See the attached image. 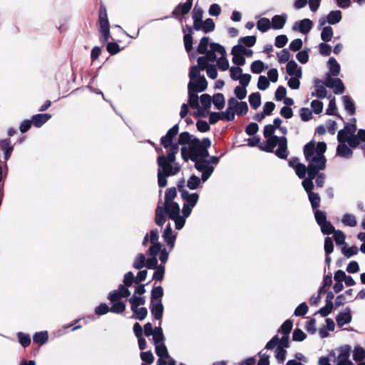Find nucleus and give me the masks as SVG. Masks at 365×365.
Here are the masks:
<instances>
[{"label": "nucleus", "mask_w": 365, "mask_h": 365, "mask_svg": "<svg viewBox=\"0 0 365 365\" xmlns=\"http://www.w3.org/2000/svg\"><path fill=\"white\" fill-rule=\"evenodd\" d=\"M312 26V21L309 19H304L299 21H297L293 26V29L306 34L309 32Z\"/></svg>", "instance_id": "nucleus-10"}, {"label": "nucleus", "mask_w": 365, "mask_h": 365, "mask_svg": "<svg viewBox=\"0 0 365 365\" xmlns=\"http://www.w3.org/2000/svg\"><path fill=\"white\" fill-rule=\"evenodd\" d=\"M181 197L185 201L184 204L194 207L199 200V195L196 192L189 193L188 192H184Z\"/></svg>", "instance_id": "nucleus-17"}, {"label": "nucleus", "mask_w": 365, "mask_h": 365, "mask_svg": "<svg viewBox=\"0 0 365 365\" xmlns=\"http://www.w3.org/2000/svg\"><path fill=\"white\" fill-rule=\"evenodd\" d=\"M180 207L179 205L174 202H170L166 205L164 203V206L158 205L155 209V222L156 225L162 227L166 221V217L165 214H168L170 219H174L177 216L180 215Z\"/></svg>", "instance_id": "nucleus-2"}, {"label": "nucleus", "mask_w": 365, "mask_h": 365, "mask_svg": "<svg viewBox=\"0 0 365 365\" xmlns=\"http://www.w3.org/2000/svg\"><path fill=\"white\" fill-rule=\"evenodd\" d=\"M17 339L20 344L24 348L28 347L31 344V337L28 334L19 331L17 333Z\"/></svg>", "instance_id": "nucleus-38"}, {"label": "nucleus", "mask_w": 365, "mask_h": 365, "mask_svg": "<svg viewBox=\"0 0 365 365\" xmlns=\"http://www.w3.org/2000/svg\"><path fill=\"white\" fill-rule=\"evenodd\" d=\"M215 28V24L213 20L210 18H208L205 21H201V23L198 24V26H195L194 29L195 31H202L204 33L207 34L213 31Z\"/></svg>", "instance_id": "nucleus-14"}, {"label": "nucleus", "mask_w": 365, "mask_h": 365, "mask_svg": "<svg viewBox=\"0 0 365 365\" xmlns=\"http://www.w3.org/2000/svg\"><path fill=\"white\" fill-rule=\"evenodd\" d=\"M235 110L237 115H244L248 112V106L245 101H241Z\"/></svg>", "instance_id": "nucleus-63"}, {"label": "nucleus", "mask_w": 365, "mask_h": 365, "mask_svg": "<svg viewBox=\"0 0 365 365\" xmlns=\"http://www.w3.org/2000/svg\"><path fill=\"white\" fill-rule=\"evenodd\" d=\"M51 115L49 113H42L34 115L31 118L32 123L36 128L41 127L46 123L50 118Z\"/></svg>", "instance_id": "nucleus-19"}, {"label": "nucleus", "mask_w": 365, "mask_h": 365, "mask_svg": "<svg viewBox=\"0 0 365 365\" xmlns=\"http://www.w3.org/2000/svg\"><path fill=\"white\" fill-rule=\"evenodd\" d=\"M185 48L187 52H190L192 49L193 38L192 34H185L183 37Z\"/></svg>", "instance_id": "nucleus-59"}, {"label": "nucleus", "mask_w": 365, "mask_h": 365, "mask_svg": "<svg viewBox=\"0 0 365 365\" xmlns=\"http://www.w3.org/2000/svg\"><path fill=\"white\" fill-rule=\"evenodd\" d=\"M257 38L255 36H247L240 38L238 42L247 47H252L255 44Z\"/></svg>", "instance_id": "nucleus-43"}, {"label": "nucleus", "mask_w": 365, "mask_h": 365, "mask_svg": "<svg viewBox=\"0 0 365 365\" xmlns=\"http://www.w3.org/2000/svg\"><path fill=\"white\" fill-rule=\"evenodd\" d=\"M192 135L189 133V132L185 131L180 134L178 138V143L177 144L179 145H188V147L190 146V143L192 141Z\"/></svg>", "instance_id": "nucleus-42"}, {"label": "nucleus", "mask_w": 365, "mask_h": 365, "mask_svg": "<svg viewBox=\"0 0 365 365\" xmlns=\"http://www.w3.org/2000/svg\"><path fill=\"white\" fill-rule=\"evenodd\" d=\"M249 102L251 107L256 110L261 104V95L259 92L252 93L249 96Z\"/></svg>", "instance_id": "nucleus-30"}, {"label": "nucleus", "mask_w": 365, "mask_h": 365, "mask_svg": "<svg viewBox=\"0 0 365 365\" xmlns=\"http://www.w3.org/2000/svg\"><path fill=\"white\" fill-rule=\"evenodd\" d=\"M287 73L289 76L297 78H302V68L298 66L297 63L294 60L288 61L287 64Z\"/></svg>", "instance_id": "nucleus-16"}, {"label": "nucleus", "mask_w": 365, "mask_h": 365, "mask_svg": "<svg viewBox=\"0 0 365 365\" xmlns=\"http://www.w3.org/2000/svg\"><path fill=\"white\" fill-rule=\"evenodd\" d=\"M333 234H334V239L337 245H341L345 244L346 236L342 231L336 230Z\"/></svg>", "instance_id": "nucleus-60"}, {"label": "nucleus", "mask_w": 365, "mask_h": 365, "mask_svg": "<svg viewBox=\"0 0 365 365\" xmlns=\"http://www.w3.org/2000/svg\"><path fill=\"white\" fill-rule=\"evenodd\" d=\"M177 196V191L175 187L168 188L165 195V202L168 205L170 202H174L173 200Z\"/></svg>", "instance_id": "nucleus-39"}, {"label": "nucleus", "mask_w": 365, "mask_h": 365, "mask_svg": "<svg viewBox=\"0 0 365 365\" xmlns=\"http://www.w3.org/2000/svg\"><path fill=\"white\" fill-rule=\"evenodd\" d=\"M179 132V125L178 124L174 125L170 129L168 130L166 135L163 136L160 138V144L165 148L168 149L173 146L175 143H173V139L176 137Z\"/></svg>", "instance_id": "nucleus-4"}, {"label": "nucleus", "mask_w": 365, "mask_h": 365, "mask_svg": "<svg viewBox=\"0 0 365 365\" xmlns=\"http://www.w3.org/2000/svg\"><path fill=\"white\" fill-rule=\"evenodd\" d=\"M284 136L278 137L274 136L272 138H268L267 139V145L265 147H261V150L267 152L272 153L274 148L280 143L281 139H282Z\"/></svg>", "instance_id": "nucleus-18"}, {"label": "nucleus", "mask_w": 365, "mask_h": 365, "mask_svg": "<svg viewBox=\"0 0 365 365\" xmlns=\"http://www.w3.org/2000/svg\"><path fill=\"white\" fill-rule=\"evenodd\" d=\"M322 170L321 169L317 168L314 166L312 164H308L307 166V178H305L302 181V186L305 191L307 192V195L309 193L313 192L312 190L314 189V183L313 180L316 178V175H317V173Z\"/></svg>", "instance_id": "nucleus-3"}, {"label": "nucleus", "mask_w": 365, "mask_h": 365, "mask_svg": "<svg viewBox=\"0 0 365 365\" xmlns=\"http://www.w3.org/2000/svg\"><path fill=\"white\" fill-rule=\"evenodd\" d=\"M196 92L188 91V103L191 108H199V97Z\"/></svg>", "instance_id": "nucleus-36"}, {"label": "nucleus", "mask_w": 365, "mask_h": 365, "mask_svg": "<svg viewBox=\"0 0 365 365\" xmlns=\"http://www.w3.org/2000/svg\"><path fill=\"white\" fill-rule=\"evenodd\" d=\"M333 29L330 26H324L321 33V38L324 42H329L333 37Z\"/></svg>", "instance_id": "nucleus-37"}, {"label": "nucleus", "mask_w": 365, "mask_h": 365, "mask_svg": "<svg viewBox=\"0 0 365 365\" xmlns=\"http://www.w3.org/2000/svg\"><path fill=\"white\" fill-rule=\"evenodd\" d=\"M99 29L109 28L110 24L108 19L107 10L106 6L101 3L98 14Z\"/></svg>", "instance_id": "nucleus-11"}, {"label": "nucleus", "mask_w": 365, "mask_h": 365, "mask_svg": "<svg viewBox=\"0 0 365 365\" xmlns=\"http://www.w3.org/2000/svg\"><path fill=\"white\" fill-rule=\"evenodd\" d=\"M342 101L345 110L349 115H354L356 112V107L351 97L349 96H344L342 97Z\"/></svg>", "instance_id": "nucleus-24"}, {"label": "nucleus", "mask_w": 365, "mask_h": 365, "mask_svg": "<svg viewBox=\"0 0 365 365\" xmlns=\"http://www.w3.org/2000/svg\"><path fill=\"white\" fill-rule=\"evenodd\" d=\"M279 148L275 151L276 155L281 159H287L288 156L287 153V140L286 137L281 139L280 143L278 145Z\"/></svg>", "instance_id": "nucleus-21"}, {"label": "nucleus", "mask_w": 365, "mask_h": 365, "mask_svg": "<svg viewBox=\"0 0 365 365\" xmlns=\"http://www.w3.org/2000/svg\"><path fill=\"white\" fill-rule=\"evenodd\" d=\"M163 237L170 249H173L175 245L176 236L173 234V230L170 224H168L166 226Z\"/></svg>", "instance_id": "nucleus-20"}, {"label": "nucleus", "mask_w": 365, "mask_h": 365, "mask_svg": "<svg viewBox=\"0 0 365 365\" xmlns=\"http://www.w3.org/2000/svg\"><path fill=\"white\" fill-rule=\"evenodd\" d=\"M129 302L130 303V309L132 312H135L137 307L140 305H143L145 303V300L144 297H137L133 295L130 299Z\"/></svg>", "instance_id": "nucleus-35"}, {"label": "nucleus", "mask_w": 365, "mask_h": 365, "mask_svg": "<svg viewBox=\"0 0 365 365\" xmlns=\"http://www.w3.org/2000/svg\"><path fill=\"white\" fill-rule=\"evenodd\" d=\"M309 200L313 210H317L320 206L321 197L318 193L312 192L308 195Z\"/></svg>", "instance_id": "nucleus-34"}, {"label": "nucleus", "mask_w": 365, "mask_h": 365, "mask_svg": "<svg viewBox=\"0 0 365 365\" xmlns=\"http://www.w3.org/2000/svg\"><path fill=\"white\" fill-rule=\"evenodd\" d=\"M342 222L349 227H355L357 224L356 217L352 214L346 213L342 217Z\"/></svg>", "instance_id": "nucleus-44"}, {"label": "nucleus", "mask_w": 365, "mask_h": 365, "mask_svg": "<svg viewBox=\"0 0 365 365\" xmlns=\"http://www.w3.org/2000/svg\"><path fill=\"white\" fill-rule=\"evenodd\" d=\"M321 231L324 235H331L333 234L336 230L334 227L329 221H326L324 223L322 224L320 226Z\"/></svg>", "instance_id": "nucleus-51"}, {"label": "nucleus", "mask_w": 365, "mask_h": 365, "mask_svg": "<svg viewBox=\"0 0 365 365\" xmlns=\"http://www.w3.org/2000/svg\"><path fill=\"white\" fill-rule=\"evenodd\" d=\"M365 358V349L361 346H356L354 350L353 359L361 361Z\"/></svg>", "instance_id": "nucleus-48"}, {"label": "nucleus", "mask_w": 365, "mask_h": 365, "mask_svg": "<svg viewBox=\"0 0 365 365\" xmlns=\"http://www.w3.org/2000/svg\"><path fill=\"white\" fill-rule=\"evenodd\" d=\"M269 86V81L264 76H260L258 78L257 88L261 91L266 90Z\"/></svg>", "instance_id": "nucleus-62"}, {"label": "nucleus", "mask_w": 365, "mask_h": 365, "mask_svg": "<svg viewBox=\"0 0 365 365\" xmlns=\"http://www.w3.org/2000/svg\"><path fill=\"white\" fill-rule=\"evenodd\" d=\"M211 145V141L208 138H203V147L199 155V159H205L209 157L208 148Z\"/></svg>", "instance_id": "nucleus-41"}, {"label": "nucleus", "mask_w": 365, "mask_h": 365, "mask_svg": "<svg viewBox=\"0 0 365 365\" xmlns=\"http://www.w3.org/2000/svg\"><path fill=\"white\" fill-rule=\"evenodd\" d=\"M158 165L160 168L163 169V173L165 174V175L171 176L172 173V163L166 161L161 162L159 159H158Z\"/></svg>", "instance_id": "nucleus-47"}, {"label": "nucleus", "mask_w": 365, "mask_h": 365, "mask_svg": "<svg viewBox=\"0 0 365 365\" xmlns=\"http://www.w3.org/2000/svg\"><path fill=\"white\" fill-rule=\"evenodd\" d=\"M328 65H329V73L333 76H337L340 73V65L338 63L336 60L331 57L328 61Z\"/></svg>", "instance_id": "nucleus-26"}, {"label": "nucleus", "mask_w": 365, "mask_h": 365, "mask_svg": "<svg viewBox=\"0 0 365 365\" xmlns=\"http://www.w3.org/2000/svg\"><path fill=\"white\" fill-rule=\"evenodd\" d=\"M342 19V13L340 10L330 11L326 17H322L319 20L320 26H324L326 23L334 25L341 21Z\"/></svg>", "instance_id": "nucleus-8"}, {"label": "nucleus", "mask_w": 365, "mask_h": 365, "mask_svg": "<svg viewBox=\"0 0 365 365\" xmlns=\"http://www.w3.org/2000/svg\"><path fill=\"white\" fill-rule=\"evenodd\" d=\"M163 294L164 292L161 286L153 287V288L151 290L150 302H154L157 301H162V297H163Z\"/></svg>", "instance_id": "nucleus-27"}, {"label": "nucleus", "mask_w": 365, "mask_h": 365, "mask_svg": "<svg viewBox=\"0 0 365 365\" xmlns=\"http://www.w3.org/2000/svg\"><path fill=\"white\" fill-rule=\"evenodd\" d=\"M339 354L337 360H349L351 354V346L349 345H344L339 349Z\"/></svg>", "instance_id": "nucleus-32"}, {"label": "nucleus", "mask_w": 365, "mask_h": 365, "mask_svg": "<svg viewBox=\"0 0 365 365\" xmlns=\"http://www.w3.org/2000/svg\"><path fill=\"white\" fill-rule=\"evenodd\" d=\"M207 81L205 76H199L195 80H191L187 85V90L191 92L200 93L206 90Z\"/></svg>", "instance_id": "nucleus-6"}, {"label": "nucleus", "mask_w": 365, "mask_h": 365, "mask_svg": "<svg viewBox=\"0 0 365 365\" xmlns=\"http://www.w3.org/2000/svg\"><path fill=\"white\" fill-rule=\"evenodd\" d=\"M178 144H174L170 148H168L167 156L162 155L158 156V159H159L161 162L166 161L173 163L175 160V155L178 153Z\"/></svg>", "instance_id": "nucleus-15"}, {"label": "nucleus", "mask_w": 365, "mask_h": 365, "mask_svg": "<svg viewBox=\"0 0 365 365\" xmlns=\"http://www.w3.org/2000/svg\"><path fill=\"white\" fill-rule=\"evenodd\" d=\"M359 250L356 246H352L351 247H348L346 246H344L341 248V252L343 255L349 258L354 255H356L358 254Z\"/></svg>", "instance_id": "nucleus-53"}, {"label": "nucleus", "mask_w": 365, "mask_h": 365, "mask_svg": "<svg viewBox=\"0 0 365 365\" xmlns=\"http://www.w3.org/2000/svg\"><path fill=\"white\" fill-rule=\"evenodd\" d=\"M287 20V14H282L281 15H274L272 18L271 23V27L274 30H279L282 29Z\"/></svg>", "instance_id": "nucleus-12"}, {"label": "nucleus", "mask_w": 365, "mask_h": 365, "mask_svg": "<svg viewBox=\"0 0 365 365\" xmlns=\"http://www.w3.org/2000/svg\"><path fill=\"white\" fill-rule=\"evenodd\" d=\"M48 340V334L47 331L36 332L33 336V341L40 346L46 344Z\"/></svg>", "instance_id": "nucleus-23"}, {"label": "nucleus", "mask_w": 365, "mask_h": 365, "mask_svg": "<svg viewBox=\"0 0 365 365\" xmlns=\"http://www.w3.org/2000/svg\"><path fill=\"white\" fill-rule=\"evenodd\" d=\"M165 268L164 265L160 264L153 274V279L162 281L164 278Z\"/></svg>", "instance_id": "nucleus-58"}, {"label": "nucleus", "mask_w": 365, "mask_h": 365, "mask_svg": "<svg viewBox=\"0 0 365 365\" xmlns=\"http://www.w3.org/2000/svg\"><path fill=\"white\" fill-rule=\"evenodd\" d=\"M155 353L160 359H170L168 349L164 343L155 344Z\"/></svg>", "instance_id": "nucleus-31"}, {"label": "nucleus", "mask_w": 365, "mask_h": 365, "mask_svg": "<svg viewBox=\"0 0 365 365\" xmlns=\"http://www.w3.org/2000/svg\"><path fill=\"white\" fill-rule=\"evenodd\" d=\"M210 38L207 36L202 37L197 47V51L200 54H205L207 51Z\"/></svg>", "instance_id": "nucleus-40"}, {"label": "nucleus", "mask_w": 365, "mask_h": 365, "mask_svg": "<svg viewBox=\"0 0 365 365\" xmlns=\"http://www.w3.org/2000/svg\"><path fill=\"white\" fill-rule=\"evenodd\" d=\"M145 262H146V259H145V255L143 254H142V253H139L137 255V257H135V262H134V263L133 264V267L135 269H140L144 266H145Z\"/></svg>", "instance_id": "nucleus-49"}, {"label": "nucleus", "mask_w": 365, "mask_h": 365, "mask_svg": "<svg viewBox=\"0 0 365 365\" xmlns=\"http://www.w3.org/2000/svg\"><path fill=\"white\" fill-rule=\"evenodd\" d=\"M212 101L213 102L215 108L218 110H222L225 107V97L221 93H215L212 98Z\"/></svg>", "instance_id": "nucleus-28"}, {"label": "nucleus", "mask_w": 365, "mask_h": 365, "mask_svg": "<svg viewBox=\"0 0 365 365\" xmlns=\"http://www.w3.org/2000/svg\"><path fill=\"white\" fill-rule=\"evenodd\" d=\"M257 29L262 33L267 31L271 27V23L267 18H261L257 22Z\"/></svg>", "instance_id": "nucleus-33"}, {"label": "nucleus", "mask_w": 365, "mask_h": 365, "mask_svg": "<svg viewBox=\"0 0 365 365\" xmlns=\"http://www.w3.org/2000/svg\"><path fill=\"white\" fill-rule=\"evenodd\" d=\"M321 81L319 79H317L315 81V83H316V85H315V88H316V96L319 98H324L327 96V90L325 88V87L322 85H319L318 83H319Z\"/></svg>", "instance_id": "nucleus-56"}, {"label": "nucleus", "mask_w": 365, "mask_h": 365, "mask_svg": "<svg viewBox=\"0 0 365 365\" xmlns=\"http://www.w3.org/2000/svg\"><path fill=\"white\" fill-rule=\"evenodd\" d=\"M200 99L204 110H207L210 108L212 104V98L209 94L205 93L201 95Z\"/></svg>", "instance_id": "nucleus-57"}, {"label": "nucleus", "mask_w": 365, "mask_h": 365, "mask_svg": "<svg viewBox=\"0 0 365 365\" xmlns=\"http://www.w3.org/2000/svg\"><path fill=\"white\" fill-rule=\"evenodd\" d=\"M192 17L193 19V29L195 26H198V24L202 21L203 10L201 8H198L197 5L194 7L192 11Z\"/></svg>", "instance_id": "nucleus-25"}, {"label": "nucleus", "mask_w": 365, "mask_h": 365, "mask_svg": "<svg viewBox=\"0 0 365 365\" xmlns=\"http://www.w3.org/2000/svg\"><path fill=\"white\" fill-rule=\"evenodd\" d=\"M113 305L110 308V312L115 314H121L125 309V304L124 302L119 301L115 302H112Z\"/></svg>", "instance_id": "nucleus-45"}, {"label": "nucleus", "mask_w": 365, "mask_h": 365, "mask_svg": "<svg viewBox=\"0 0 365 365\" xmlns=\"http://www.w3.org/2000/svg\"><path fill=\"white\" fill-rule=\"evenodd\" d=\"M191 8L190 2L180 3L173 10L171 17L182 21V17L190 12Z\"/></svg>", "instance_id": "nucleus-5"}, {"label": "nucleus", "mask_w": 365, "mask_h": 365, "mask_svg": "<svg viewBox=\"0 0 365 365\" xmlns=\"http://www.w3.org/2000/svg\"><path fill=\"white\" fill-rule=\"evenodd\" d=\"M352 154V150L344 143H340L336 148V155L340 157L349 158Z\"/></svg>", "instance_id": "nucleus-22"}, {"label": "nucleus", "mask_w": 365, "mask_h": 365, "mask_svg": "<svg viewBox=\"0 0 365 365\" xmlns=\"http://www.w3.org/2000/svg\"><path fill=\"white\" fill-rule=\"evenodd\" d=\"M327 150V144L324 142H319L315 147V142L311 140L304 148V155L309 164L314 165L317 168L324 170L327 159L324 153Z\"/></svg>", "instance_id": "nucleus-1"}, {"label": "nucleus", "mask_w": 365, "mask_h": 365, "mask_svg": "<svg viewBox=\"0 0 365 365\" xmlns=\"http://www.w3.org/2000/svg\"><path fill=\"white\" fill-rule=\"evenodd\" d=\"M293 327V322L291 319L286 320L280 327L279 330L284 335H289Z\"/></svg>", "instance_id": "nucleus-55"}, {"label": "nucleus", "mask_w": 365, "mask_h": 365, "mask_svg": "<svg viewBox=\"0 0 365 365\" xmlns=\"http://www.w3.org/2000/svg\"><path fill=\"white\" fill-rule=\"evenodd\" d=\"M314 213L316 222L319 226L327 221V215L324 211L317 209L314 210Z\"/></svg>", "instance_id": "nucleus-52"}, {"label": "nucleus", "mask_w": 365, "mask_h": 365, "mask_svg": "<svg viewBox=\"0 0 365 365\" xmlns=\"http://www.w3.org/2000/svg\"><path fill=\"white\" fill-rule=\"evenodd\" d=\"M203 147V139L200 140L197 138H194L190 143V159L192 160H196L199 159V155L200 154L201 150Z\"/></svg>", "instance_id": "nucleus-9"}, {"label": "nucleus", "mask_w": 365, "mask_h": 365, "mask_svg": "<svg viewBox=\"0 0 365 365\" xmlns=\"http://www.w3.org/2000/svg\"><path fill=\"white\" fill-rule=\"evenodd\" d=\"M337 324L339 326H343L346 324L349 323L351 321V315L349 312H340L336 318Z\"/></svg>", "instance_id": "nucleus-29"}, {"label": "nucleus", "mask_w": 365, "mask_h": 365, "mask_svg": "<svg viewBox=\"0 0 365 365\" xmlns=\"http://www.w3.org/2000/svg\"><path fill=\"white\" fill-rule=\"evenodd\" d=\"M308 306L305 302L301 303L294 310V315L301 317L305 315L308 312Z\"/></svg>", "instance_id": "nucleus-61"}, {"label": "nucleus", "mask_w": 365, "mask_h": 365, "mask_svg": "<svg viewBox=\"0 0 365 365\" xmlns=\"http://www.w3.org/2000/svg\"><path fill=\"white\" fill-rule=\"evenodd\" d=\"M210 50L207 51L204 56L207 57L208 61L215 62L217 60V56L215 53H220L221 56H226V51L225 48L217 43H211L210 44Z\"/></svg>", "instance_id": "nucleus-7"}, {"label": "nucleus", "mask_w": 365, "mask_h": 365, "mask_svg": "<svg viewBox=\"0 0 365 365\" xmlns=\"http://www.w3.org/2000/svg\"><path fill=\"white\" fill-rule=\"evenodd\" d=\"M200 184V179L195 175H192L187 180V186L190 190L197 189Z\"/></svg>", "instance_id": "nucleus-54"}, {"label": "nucleus", "mask_w": 365, "mask_h": 365, "mask_svg": "<svg viewBox=\"0 0 365 365\" xmlns=\"http://www.w3.org/2000/svg\"><path fill=\"white\" fill-rule=\"evenodd\" d=\"M307 337L306 334L300 329H296L292 334V339L295 341H302Z\"/></svg>", "instance_id": "nucleus-64"}, {"label": "nucleus", "mask_w": 365, "mask_h": 365, "mask_svg": "<svg viewBox=\"0 0 365 365\" xmlns=\"http://www.w3.org/2000/svg\"><path fill=\"white\" fill-rule=\"evenodd\" d=\"M150 309L155 319L160 320L163 318L164 307L162 301L150 302Z\"/></svg>", "instance_id": "nucleus-13"}, {"label": "nucleus", "mask_w": 365, "mask_h": 365, "mask_svg": "<svg viewBox=\"0 0 365 365\" xmlns=\"http://www.w3.org/2000/svg\"><path fill=\"white\" fill-rule=\"evenodd\" d=\"M195 162V168L199 171H203L207 169V168L212 167L209 165V161L205 159H197L196 160H192Z\"/></svg>", "instance_id": "nucleus-50"}, {"label": "nucleus", "mask_w": 365, "mask_h": 365, "mask_svg": "<svg viewBox=\"0 0 365 365\" xmlns=\"http://www.w3.org/2000/svg\"><path fill=\"white\" fill-rule=\"evenodd\" d=\"M250 69L253 73H260L264 69V64L260 60L255 61L252 63Z\"/></svg>", "instance_id": "nucleus-46"}]
</instances>
